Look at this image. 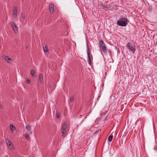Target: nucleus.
Returning <instances> with one entry per match:
<instances>
[{"mask_svg": "<svg viewBox=\"0 0 157 157\" xmlns=\"http://www.w3.org/2000/svg\"><path fill=\"white\" fill-rule=\"evenodd\" d=\"M90 52H87V56L88 57L90 56Z\"/></svg>", "mask_w": 157, "mask_h": 157, "instance_id": "27", "label": "nucleus"}, {"mask_svg": "<svg viewBox=\"0 0 157 157\" xmlns=\"http://www.w3.org/2000/svg\"><path fill=\"white\" fill-rule=\"evenodd\" d=\"M4 59L6 60L7 62L9 63H12V59L10 58L8 56H3Z\"/></svg>", "mask_w": 157, "mask_h": 157, "instance_id": "5", "label": "nucleus"}, {"mask_svg": "<svg viewBox=\"0 0 157 157\" xmlns=\"http://www.w3.org/2000/svg\"><path fill=\"white\" fill-rule=\"evenodd\" d=\"M25 128L28 130L30 132V134L32 133V130L31 128V127L29 125H26V126Z\"/></svg>", "mask_w": 157, "mask_h": 157, "instance_id": "8", "label": "nucleus"}, {"mask_svg": "<svg viewBox=\"0 0 157 157\" xmlns=\"http://www.w3.org/2000/svg\"><path fill=\"white\" fill-rule=\"evenodd\" d=\"M2 106L0 105V109H2Z\"/></svg>", "mask_w": 157, "mask_h": 157, "instance_id": "31", "label": "nucleus"}, {"mask_svg": "<svg viewBox=\"0 0 157 157\" xmlns=\"http://www.w3.org/2000/svg\"><path fill=\"white\" fill-rule=\"evenodd\" d=\"M11 24L13 28L15 27V26L16 25L13 22H11Z\"/></svg>", "mask_w": 157, "mask_h": 157, "instance_id": "20", "label": "nucleus"}, {"mask_svg": "<svg viewBox=\"0 0 157 157\" xmlns=\"http://www.w3.org/2000/svg\"><path fill=\"white\" fill-rule=\"evenodd\" d=\"M105 115V114H103V115Z\"/></svg>", "mask_w": 157, "mask_h": 157, "instance_id": "32", "label": "nucleus"}, {"mask_svg": "<svg viewBox=\"0 0 157 157\" xmlns=\"http://www.w3.org/2000/svg\"><path fill=\"white\" fill-rule=\"evenodd\" d=\"M126 47L134 54L136 51V46L134 44L128 42L126 44Z\"/></svg>", "mask_w": 157, "mask_h": 157, "instance_id": "2", "label": "nucleus"}, {"mask_svg": "<svg viewBox=\"0 0 157 157\" xmlns=\"http://www.w3.org/2000/svg\"><path fill=\"white\" fill-rule=\"evenodd\" d=\"M49 11L50 13H53L54 10V6L52 4H50L49 6Z\"/></svg>", "mask_w": 157, "mask_h": 157, "instance_id": "4", "label": "nucleus"}, {"mask_svg": "<svg viewBox=\"0 0 157 157\" xmlns=\"http://www.w3.org/2000/svg\"><path fill=\"white\" fill-rule=\"evenodd\" d=\"M101 130L100 129H98L94 133V134H97L99 131L101 132Z\"/></svg>", "mask_w": 157, "mask_h": 157, "instance_id": "23", "label": "nucleus"}, {"mask_svg": "<svg viewBox=\"0 0 157 157\" xmlns=\"http://www.w3.org/2000/svg\"><path fill=\"white\" fill-rule=\"evenodd\" d=\"M67 127V125L66 123L65 122H64L63 124V125L62 128V130H66Z\"/></svg>", "mask_w": 157, "mask_h": 157, "instance_id": "10", "label": "nucleus"}, {"mask_svg": "<svg viewBox=\"0 0 157 157\" xmlns=\"http://www.w3.org/2000/svg\"><path fill=\"white\" fill-rule=\"evenodd\" d=\"M60 116V114L59 113H57L56 114V117L57 118H59Z\"/></svg>", "mask_w": 157, "mask_h": 157, "instance_id": "21", "label": "nucleus"}, {"mask_svg": "<svg viewBox=\"0 0 157 157\" xmlns=\"http://www.w3.org/2000/svg\"><path fill=\"white\" fill-rule=\"evenodd\" d=\"M6 143L7 145L9 146H10L12 144V142L10 140H8L6 141Z\"/></svg>", "mask_w": 157, "mask_h": 157, "instance_id": "15", "label": "nucleus"}, {"mask_svg": "<svg viewBox=\"0 0 157 157\" xmlns=\"http://www.w3.org/2000/svg\"><path fill=\"white\" fill-rule=\"evenodd\" d=\"M39 79L40 82H43V75L41 74H40L39 75Z\"/></svg>", "mask_w": 157, "mask_h": 157, "instance_id": "7", "label": "nucleus"}, {"mask_svg": "<svg viewBox=\"0 0 157 157\" xmlns=\"http://www.w3.org/2000/svg\"><path fill=\"white\" fill-rule=\"evenodd\" d=\"M119 21H123L127 22H128L129 21L127 18L125 17H123L119 19Z\"/></svg>", "mask_w": 157, "mask_h": 157, "instance_id": "9", "label": "nucleus"}, {"mask_svg": "<svg viewBox=\"0 0 157 157\" xmlns=\"http://www.w3.org/2000/svg\"><path fill=\"white\" fill-rule=\"evenodd\" d=\"M24 136H25L26 139L28 140L29 139V136L27 133H25V134L24 135Z\"/></svg>", "mask_w": 157, "mask_h": 157, "instance_id": "13", "label": "nucleus"}, {"mask_svg": "<svg viewBox=\"0 0 157 157\" xmlns=\"http://www.w3.org/2000/svg\"><path fill=\"white\" fill-rule=\"evenodd\" d=\"M17 6H15L14 7L13 13V15H16V16H17Z\"/></svg>", "mask_w": 157, "mask_h": 157, "instance_id": "6", "label": "nucleus"}, {"mask_svg": "<svg viewBox=\"0 0 157 157\" xmlns=\"http://www.w3.org/2000/svg\"><path fill=\"white\" fill-rule=\"evenodd\" d=\"M26 82L28 83H29L30 82V81L29 79H27Z\"/></svg>", "mask_w": 157, "mask_h": 157, "instance_id": "24", "label": "nucleus"}, {"mask_svg": "<svg viewBox=\"0 0 157 157\" xmlns=\"http://www.w3.org/2000/svg\"><path fill=\"white\" fill-rule=\"evenodd\" d=\"M10 129L12 130H13L15 129V127L13 125H10Z\"/></svg>", "mask_w": 157, "mask_h": 157, "instance_id": "17", "label": "nucleus"}, {"mask_svg": "<svg viewBox=\"0 0 157 157\" xmlns=\"http://www.w3.org/2000/svg\"><path fill=\"white\" fill-rule=\"evenodd\" d=\"M86 45H87V50H86L87 52H90V50L89 48V47L88 45L87 44Z\"/></svg>", "mask_w": 157, "mask_h": 157, "instance_id": "19", "label": "nucleus"}, {"mask_svg": "<svg viewBox=\"0 0 157 157\" xmlns=\"http://www.w3.org/2000/svg\"><path fill=\"white\" fill-rule=\"evenodd\" d=\"M62 136H63V137L65 136V135L64 134L66 132V130H62Z\"/></svg>", "mask_w": 157, "mask_h": 157, "instance_id": "18", "label": "nucleus"}, {"mask_svg": "<svg viewBox=\"0 0 157 157\" xmlns=\"http://www.w3.org/2000/svg\"><path fill=\"white\" fill-rule=\"evenodd\" d=\"M113 136L110 135L108 137V140L109 142H111L113 139Z\"/></svg>", "mask_w": 157, "mask_h": 157, "instance_id": "12", "label": "nucleus"}, {"mask_svg": "<svg viewBox=\"0 0 157 157\" xmlns=\"http://www.w3.org/2000/svg\"><path fill=\"white\" fill-rule=\"evenodd\" d=\"M101 5L102 6L103 8H104L105 7V6L103 4H101Z\"/></svg>", "mask_w": 157, "mask_h": 157, "instance_id": "29", "label": "nucleus"}, {"mask_svg": "<svg viewBox=\"0 0 157 157\" xmlns=\"http://www.w3.org/2000/svg\"><path fill=\"white\" fill-rule=\"evenodd\" d=\"M108 52L110 54L111 53V49H109L108 50Z\"/></svg>", "mask_w": 157, "mask_h": 157, "instance_id": "28", "label": "nucleus"}, {"mask_svg": "<svg viewBox=\"0 0 157 157\" xmlns=\"http://www.w3.org/2000/svg\"><path fill=\"white\" fill-rule=\"evenodd\" d=\"M44 51L45 52H48V46L47 45H45L44 47Z\"/></svg>", "mask_w": 157, "mask_h": 157, "instance_id": "14", "label": "nucleus"}, {"mask_svg": "<svg viewBox=\"0 0 157 157\" xmlns=\"http://www.w3.org/2000/svg\"><path fill=\"white\" fill-rule=\"evenodd\" d=\"M106 117H107V116L105 115V117H104V119L105 120V119H106Z\"/></svg>", "mask_w": 157, "mask_h": 157, "instance_id": "30", "label": "nucleus"}, {"mask_svg": "<svg viewBox=\"0 0 157 157\" xmlns=\"http://www.w3.org/2000/svg\"><path fill=\"white\" fill-rule=\"evenodd\" d=\"M128 22L123 21H118L117 22V24L121 26H125L127 25Z\"/></svg>", "mask_w": 157, "mask_h": 157, "instance_id": "3", "label": "nucleus"}, {"mask_svg": "<svg viewBox=\"0 0 157 157\" xmlns=\"http://www.w3.org/2000/svg\"><path fill=\"white\" fill-rule=\"evenodd\" d=\"M88 62L90 65H91V61L90 56L88 57Z\"/></svg>", "mask_w": 157, "mask_h": 157, "instance_id": "11", "label": "nucleus"}, {"mask_svg": "<svg viewBox=\"0 0 157 157\" xmlns=\"http://www.w3.org/2000/svg\"><path fill=\"white\" fill-rule=\"evenodd\" d=\"M22 18L23 19H24L25 18V14H22Z\"/></svg>", "mask_w": 157, "mask_h": 157, "instance_id": "26", "label": "nucleus"}, {"mask_svg": "<svg viewBox=\"0 0 157 157\" xmlns=\"http://www.w3.org/2000/svg\"><path fill=\"white\" fill-rule=\"evenodd\" d=\"M30 73L32 76H34V74L35 73V72L34 71V70H31L30 71Z\"/></svg>", "mask_w": 157, "mask_h": 157, "instance_id": "16", "label": "nucleus"}, {"mask_svg": "<svg viewBox=\"0 0 157 157\" xmlns=\"http://www.w3.org/2000/svg\"><path fill=\"white\" fill-rule=\"evenodd\" d=\"M74 100V98L73 97H71L70 99V101L71 102H72Z\"/></svg>", "mask_w": 157, "mask_h": 157, "instance_id": "25", "label": "nucleus"}, {"mask_svg": "<svg viewBox=\"0 0 157 157\" xmlns=\"http://www.w3.org/2000/svg\"><path fill=\"white\" fill-rule=\"evenodd\" d=\"M13 28L14 31H17V27L16 26V25L15 26V27Z\"/></svg>", "mask_w": 157, "mask_h": 157, "instance_id": "22", "label": "nucleus"}, {"mask_svg": "<svg viewBox=\"0 0 157 157\" xmlns=\"http://www.w3.org/2000/svg\"><path fill=\"white\" fill-rule=\"evenodd\" d=\"M98 45L100 49L102 50L104 53H106L107 48L104 41L102 40H99Z\"/></svg>", "mask_w": 157, "mask_h": 157, "instance_id": "1", "label": "nucleus"}]
</instances>
